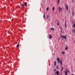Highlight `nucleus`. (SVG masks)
<instances>
[{"instance_id": "nucleus-17", "label": "nucleus", "mask_w": 75, "mask_h": 75, "mask_svg": "<svg viewBox=\"0 0 75 75\" xmlns=\"http://www.w3.org/2000/svg\"><path fill=\"white\" fill-rule=\"evenodd\" d=\"M18 47H19V45L18 44L16 45V47H17V48H18Z\"/></svg>"}, {"instance_id": "nucleus-3", "label": "nucleus", "mask_w": 75, "mask_h": 75, "mask_svg": "<svg viewBox=\"0 0 75 75\" xmlns=\"http://www.w3.org/2000/svg\"><path fill=\"white\" fill-rule=\"evenodd\" d=\"M65 7L67 10H68V5H66Z\"/></svg>"}, {"instance_id": "nucleus-24", "label": "nucleus", "mask_w": 75, "mask_h": 75, "mask_svg": "<svg viewBox=\"0 0 75 75\" xmlns=\"http://www.w3.org/2000/svg\"><path fill=\"white\" fill-rule=\"evenodd\" d=\"M57 25H59V23H58L57 24Z\"/></svg>"}, {"instance_id": "nucleus-29", "label": "nucleus", "mask_w": 75, "mask_h": 75, "mask_svg": "<svg viewBox=\"0 0 75 75\" xmlns=\"http://www.w3.org/2000/svg\"><path fill=\"white\" fill-rule=\"evenodd\" d=\"M60 11L59 10V13H60Z\"/></svg>"}, {"instance_id": "nucleus-11", "label": "nucleus", "mask_w": 75, "mask_h": 75, "mask_svg": "<svg viewBox=\"0 0 75 75\" xmlns=\"http://www.w3.org/2000/svg\"><path fill=\"white\" fill-rule=\"evenodd\" d=\"M54 66H55V67L56 66V62L55 61L54 62Z\"/></svg>"}, {"instance_id": "nucleus-28", "label": "nucleus", "mask_w": 75, "mask_h": 75, "mask_svg": "<svg viewBox=\"0 0 75 75\" xmlns=\"http://www.w3.org/2000/svg\"><path fill=\"white\" fill-rule=\"evenodd\" d=\"M73 32L74 33V29L73 30Z\"/></svg>"}, {"instance_id": "nucleus-27", "label": "nucleus", "mask_w": 75, "mask_h": 75, "mask_svg": "<svg viewBox=\"0 0 75 75\" xmlns=\"http://www.w3.org/2000/svg\"><path fill=\"white\" fill-rule=\"evenodd\" d=\"M60 39V38H58V40H59Z\"/></svg>"}, {"instance_id": "nucleus-26", "label": "nucleus", "mask_w": 75, "mask_h": 75, "mask_svg": "<svg viewBox=\"0 0 75 75\" xmlns=\"http://www.w3.org/2000/svg\"><path fill=\"white\" fill-rule=\"evenodd\" d=\"M47 10H48V8H47Z\"/></svg>"}, {"instance_id": "nucleus-32", "label": "nucleus", "mask_w": 75, "mask_h": 75, "mask_svg": "<svg viewBox=\"0 0 75 75\" xmlns=\"http://www.w3.org/2000/svg\"><path fill=\"white\" fill-rule=\"evenodd\" d=\"M57 4H59V3H58Z\"/></svg>"}, {"instance_id": "nucleus-31", "label": "nucleus", "mask_w": 75, "mask_h": 75, "mask_svg": "<svg viewBox=\"0 0 75 75\" xmlns=\"http://www.w3.org/2000/svg\"><path fill=\"white\" fill-rule=\"evenodd\" d=\"M67 72H68V70H67Z\"/></svg>"}, {"instance_id": "nucleus-15", "label": "nucleus", "mask_w": 75, "mask_h": 75, "mask_svg": "<svg viewBox=\"0 0 75 75\" xmlns=\"http://www.w3.org/2000/svg\"><path fill=\"white\" fill-rule=\"evenodd\" d=\"M52 9H53V11H54V10H55V7H53L52 8Z\"/></svg>"}, {"instance_id": "nucleus-30", "label": "nucleus", "mask_w": 75, "mask_h": 75, "mask_svg": "<svg viewBox=\"0 0 75 75\" xmlns=\"http://www.w3.org/2000/svg\"><path fill=\"white\" fill-rule=\"evenodd\" d=\"M72 1H73V2H74V0H72Z\"/></svg>"}, {"instance_id": "nucleus-16", "label": "nucleus", "mask_w": 75, "mask_h": 75, "mask_svg": "<svg viewBox=\"0 0 75 75\" xmlns=\"http://www.w3.org/2000/svg\"><path fill=\"white\" fill-rule=\"evenodd\" d=\"M74 12L72 11V16L73 17H74Z\"/></svg>"}, {"instance_id": "nucleus-19", "label": "nucleus", "mask_w": 75, "mask_h": 75, "mask_svg": "<svg viewBox=\"0 0 75 75\" xmlns=\"http://www.w3.org/2000/svg\"><path fill=\"white\" fill-rule=\"evenodd\" d=\"M63 69H64V68H63V67H62V68L61 71H63Z\"/></svg>"}, {"instance_id": "nucleus-20", "label": "nucleus", "mask_w": 75, "mask_h": 75, "mask_svg": "<svg viewBox=\"0 0 75 75\" xmlns=\"http://www.w3.org/2000/svg\"><path fill=\"white\" fill-rule=\"evenodd\" d=\"M58 3H59V2H60V0H58Z\"/></svg>"}, {"instance_id": "nucleus-4", "label": "nucleus", "mask_w": 75, "mask_h": 75, "mask_svg": "<svg viewBox=\"0 0 75 75\" xmlns=\"http://www.w3.org/2000/svg\"><path fill=\"white\" fill-rule=\"evenodd\" d=\"M55 74H57V75H59V71H56V72L55 73Z\"/></svg>"}, {"instance_id": "nucleus-25", "label": "nucleus", "mask_w": 75, "mask_h": 75, "mask_svg": "<svg viewBox=\"0 0 75 75\" xmlns=\"http://www.w3.org/2000/svg\"><path fill=\"white\" fill-rule=\"evenodd\" d=\"M74 34H75V29H74Z\"/></svg>"}, {"instance_id": "nucleus-7", "label": "nucleus", "mask_w": 75, "mask_h": 75, "mask_svg": "<svg viewBox=\"0 0 75 75\" xmlns=\"http://www.w3.org/2000/svg\"><path fill=\"white\" fill-rule=\"evenodd\" d=\"M59 11H62V8H61L60 7H59Z\"/></svg>"}, {"instance_id": "nucleus-2", "label": "nucleus", "mask_w": 75, "mask_h": 75, "mask_svg": "<svg viewBox=\"0 0 75 75\" xmlns=\"http://www.w3.org/2000/svg\"><path fill=\"white\" fill-rule=\"evenodd\" d=\"M61 38H64L65 40H66V39L67 38L66 37V36H64V35L61 36Z\"/></svg>"}, {"instance_id": "nucleus-9", "label": "nucleus", "mask_w": 75, "mask_h": 75, "mask_svg": "<svg viewBox=\"0 0 75 75\" xmlns=\"http://www.w3.org/2000/svg\"><path fill=\"white\" fill-rule=\"evenodd\" d=\"M43 13L44 14L43 15V18H44V19H45V13Z\"/></svg>"}, {"instance_id": "nucleus-1", "label": "nucleus", "mask_w": 75, "mask_h": 75, "mask_svg": "<svg viewBox=\"0 0 75 75\" xmlns=\"http://www.w3.org/2000/svg\"><path fill=\"white\" fill-rule=\"evenodd\" d=\"M57 61L58 63V64L60 63V65H62V60H60V59L59 57L57 58Z\"/></svg>"}, {"instance_id": "nucleus-10", "label": "nucleus", "mask_w": 75, "mask_h": 75, "mask_svg": "<svg viewBox=\"0 0 75 75\" xmlns=\"http://www.w3.org/2000/svg\"><path fill=\"white\" fill-rule=\"evenodd\" d=\"M62 54H65V52L63 51L62 52Z\"/></svg>"}, {"instance_id": "nucleus-8", "label": "nucleus", "mask_w": 75, "mask_h": 75, "mask_svg": "<svg viewBox=\"0 0 75 75\" xmlns=\"http://www.w3.org/2000/svg\"><path fill=\"white\" fill-rule=\"evenodd\" d=\"M27 4V3L26 2H25L24 3V6H26Z\"/></svg>"}, {"instance_id": "nucleus-12", "label": "nucleus", "mask_w": 75, "mask_h": 75, "mask_svg": "<svg viewBox=\"0 0 75 75\" xmlns=\"http://www.w3.org/2000/svg\"><path fill=\"white\" fill-rule=\"evenodd\" d=\"M65 75H68V73H67V72L66 71H65Z\"/></svg>"}, {"instance_id": "nucleus-22", "label": "nucleus", "mask_w": 75, "mask_h": 75, "mask_svg": "<svg viewBox=\"0 0 75 75\" xmlns=\"http://www.w3.org/2000/svg\"><path fill=\"white\" fill-rule=\"evenodd\" d=\"M22 7H24V4H22Z\"/></svg>"}, {"instance_id": "nucleus-13", "label": "nucleus", "mask_w": 75, "mask_h": 75, "mask_svg": "<svg viewBox=\"0 0 75 75\" xmlns=\"http://www.w3.org/2000/svg\"><path fill=\"white\" fill-rule=\"evenodd\" d=\"M73 27H74V28H75V23H74V24L73 25Z\"/></svg>"}, {"instance_id": "nucleus-5", "label": "nucleus", "mask_w": 75, "mask_h": 75, "mask_svg": "<svg viewBox=\"0 0 75 75\" xmlns=\"http://www.w3.org/2000/svg\"><path fill=\"white\" fill-rule=\"evenodd\" d=\"M64 25L66 28H67V22H65L64 23Z\"/></svg>"}, {"instance_id": "nucleus-14", "label": "nucleus", "mask_w": 75, "mask_h": 75, "mask_svg": "<svg viewBox=\"0 0 75 75\" xmlns=\"http://www.w3.org/2000/svg\"><path fill=\"white\" fill-rule=\"evenodd\" d=\"M65 50H68V47H66L65 48Z\"/></svg>"}, {"instance_id": "nucleus-23", "label": "nucleus", "mask_w": 75, "mask_h": 75, "mask_svg": "<svg viewBox=\"0 0 75 75\" xmlns=\"http://www.w3.org/2000/svg\"><path fill=\"white\" fill-rule=\"evenodd\" d=\"M57 69H58V66H57Z\"/></svg>"}, {"instance_id": "nucleus-18", "label": "nucleus", "mask_w": 75, "mask_h": 75, "mask_svg": "<svg viewBox=\"0 0 75 75\" xmlns=\"http://www.w3.org/2000/svg\"><path fill=\"white\" fill-rule=\"evenodd\" d=\"M51 30H54V28H51Z\"/></svg>"}, {"instance_id": "nucleus-6", "label": "nucleus", "mask_w": 75, "mask_h": 75, "mask_svg": "<svg viewBox=\"0 0 75 75\" xmlns=\"http://www.w3.org/2000/svg\"><path fill=\"white\" fill-rule=\"evenodd\" d=\"M49 38L50 39H51L52 38V36H51V35H49Z\"/></svg>"}, {"instance_id": "nucleus-21", "label": "nucleus", "mask_w": 75, "mask_h": 75, "mask_svg": "<svg viewBox=\"0 0 75 75\" xmlns=\"http://www.w3.org/2000/svg\"><path fill=\"white\" fill-rule=\"evenodd\" d=\"M47 19H48V15H47Z\"/></svg>"}]
</instances>
